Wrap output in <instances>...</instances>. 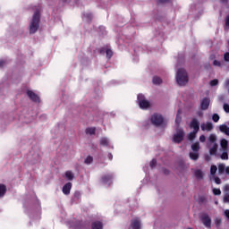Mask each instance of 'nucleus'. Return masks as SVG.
Instances as JSON below:
<instances>
[{
	"instance_id": "09e8293b",
	"label": "nucleus",
	"mask_w": 229,
	"mask_h": 229,
	"mask_svg": "<svg viewBox=\"0 0 229 229\" xmlns=\"http://www.w3.org/2000/svg\"><path fill=\"white\" fill-rule=\"evenodd\" d=\"M61 1H63V3H67V1H69V0H61Z\"/></svg>"
},
{
	"instance_id": "9d476101",
	"label": "nucleus",
	"mask_w": 229,
	"mask_h": 229,
	"mask_svg": "<svg viewBox=\"0 0 229 229\" xmlns=\"http://www.w3.org/2000/svg\"><path fill=\"white\" fill-rule=\"evenodd\" d=\"M142 228V224L140 222V218H133L131 221V225L129 226V229H140Z\"/></svg>"
},
{
	"instance_id": "c85d7f7f",
	"label": "nucleus",
	"mask_w": 229,
	"mask_h": 229,
	"mask_svg": "<svg viewBox=\"0 0 229 229\" xmlns=\"http://www.w3.org/2000/svg\"><path fill=\"white\" fill-rule=\"evenodd\" d=\"M210 180H214L216 185H221V179L219 177L215 175L213 177H210Z\"/></svg>"
},
{
	"instance_id": "20e7f679",
	"label": "nucleus",
	"mask_w": 229,
	"mask_h": 229,
	"mask_svg": "<svg viewBox=\"0 0 229 229\" xmlns=\"http://www.w3.org/2000/svg\"><path fill=\"white\" fill-rule=\"evenodd\" d=\"M220 146L223 151L220 158L222 160H228L229 141L226 139H222L220 141Z\"/></svg>"
},
{
	"instance_id": "7ed1b4c3",
	"label": "nucleus",
	"mask_w": 229,
	"mask_h": 229,
	"mask_svg": "<svg viewBox=\"0 0 229 229\" xmlns=\"http://www.w3.org/2000/svg\"><path fill=\"white\" fill-rule=\"evenodd\" d=\"M175 78L176 82L181 87H182L183 85H187V82L189 81V74H187L185 69L182 68L178 69Z\"/></svg>"
},
{
	"instance_id": "a211bd4d",
	"label": "nucleus",
	"mask_w": 229,
	"mask_h": 229,
	"mask_svg": "<svg viewBox=\"0 0 229 229\" xmlns=\"http://www.w3.org/2000/svg\"><path fill=\"white\" fill-rule=\"evenodd\" d=\"M219 130L222 133L229 135V127L226 124H222L219 126Z\"/></svg>"
},
{
	"instance_id": "4c0bfd02",
	"label": "nucleus",
	"mask_w": 229,
	"mask_h": 229,
	"mask_svg": "<svg viewBox=\"0 0 229 229\" xmlns=\"http://www.w3.org/2000/svg\"><path fill=\"white\" fill-rule=\"evenodd\" d=\"M224 60L225 62H229V52L224 54Z\"/></svg>"
},
{
	"instance_id": "393cba45",
	"label": "nucleus",
	"mask_w": 229,
	"mask_h": 229,
	"mask_svg": "<svg viewBox=\"0 0 229 229\" xmlns=\"http://www.w3.org/2000/svg\"><path fill=\"white\" fill-rule=\"evenodd\" d=\"M6 193V186L4 184H0V198H3Z\"/></svg>"
},
{
	"instance_id": "c756f323",
	"label": "nucleus",
	"mask_w": 229,
	"mask_h": 229,
	"mask_svg": "<svg viewBox=\"0 0 229 229\" xmlns=\"http://www.w3.org/2000/svg\"><path fill=\"white\" fill-rule=\"evenodd\" d=\"M84 162H85V164L89 165V164H92V162H94V158L92 157L89 156L86 157Z\"/></svg>"
},
{
	"instance_id": "c03bdc74",
	"label": "nucleus",
	"mask_w": 229,
	"mask_h": 229,
	"mask_svg": "<svg viewBox=\"0 0 229 229\" xmlns=\"http://www.w3.org/2000/svg\"><path fill=\"white\" fill-rule=\"evenodd\" d=\"M215 224H216V226H219V225H221V220H220V218H216Z\"/></svg>"
},
{
	"instance_id": "9b49d317",
	"label": "nucleus",
	"mask_w": 229,
	"mask_h": 229,
	"mask_svg": "<svg viewBox=\"0 0 229 229\" xmlns=\"http://www.w3.org/2000/svg\"><path fill=\"white\" fill-rule=\"evenodd\" d=\"M27 96L31 99V101H34V103H40V98L32 90L28 89Z\"/></svg>"
},
{
	"instance_id": "72a5a7b5",
	"label": "nucleus",
	"mask_w": 229,
	"mask_h": 229,
	"mask_svg": "<svg viewBox=\"0 0 229 229\" xmlns=\"http://www.w3.org/2000/svg\"><path fill=\"white\" fill-rule=\"evenodd\" d=\"M224 203H229V193L225 192L224 195Z\"/></svg>"
},
{
	"instance_id": "58836bf2",
	"label": "nucleus",
	"mask_w": 229,
	"mask_h": 229,
	"mask_svg": "<svg viewBox=\"0 0 229 229\" xmlns=\"http://www.w3.org/2000/svg\"><path fill=\"white\" fill-rule=\"evenodd\" d=\"M224 110L226 112V114H229V105L228 104H224Z\"/></svg>"
},
{
	"instance_id": "aec40b11",
	"label": "nucleus",
	"mask_w": 229,
	"mask_h": 229,
	"mask_svg": "<svg viewBox=\"0 0 229 229\" xmlns=\"http://www.w3.org/2000/svg\"><path fill=\"white\" fill-rule=\"evenodd\" d=\"M64 176L67 178V180H74V174L71 171H66Z\"/></svg>"
},
{
	"instance_id": "8fccbe9b",
	"label": "nucleus",
	"mask_w": 229,
	"mask_h": 229,
	"mask_svg": "<svg viewBox=\"0 0 229 229\" xmlns=\"http://www.w3.org/2000/svg\"><path fill=\"white\" fill-rule=\"evenodd\" d=\"M228 0H221L222 3H226Z\"/></svg>"
},
{
	"instance_id": "a878e982",
	"label": "nucleus",
	"mask_w": 229,
	"mask_h": 229,
	"mask_svg": "<svg viewBox=\"0 0 229 229\" xmlns=\"http://www.w3.org/2000/svg\"><path fill=\"white\" fill-rule=\"evenodd\" d=\"M86 133H87V135H94V133H96V128H94V127L87 128Z\"/></svg>"
},
{
	"instance_id": "dca6fc26",
	"label": "nucleus",
	"mask_w": 229,
	"mask_h": 229,
	"mask_svg": "<svg viewBox=\"0 0 229 229\" xmlns=\"http://www.w3.org/2000/svg\"><path fill=\"white\" fill-rule=\"evenodd\" d=\"M209 106H210V99H208V98H204V99L201 101V104H200L201 110H207Z\"/></svg>"
},
{
	"instance_id": "39448f33",
	"label": "nucleus",
	"mask_w": 229,
	"mask_h": 229,
	"mask_svg": "<svg viewBox=\"0 0 229 229\" xmlns=\"http://www.w3.org/2000/svg\"><path fill=\"white\" fill-rule=\"evenodd\" d=\"M191 149L193 152L190 153V158L191 160H198L199 158V153H198L199 151V142L197 141L191 144Z\"/></svg>"
},
{
	"instance_id": "5701e85b",
	"label": "nucleus",
	"mask_w": 229,
	"mask_h": 229,
	"mask_svg": "<svg viewBox=\"0 0 229 229\" xmlns=\"http://www.w3.org/2000/svg\"><path fill=\"white\" fill-rule=\"evenodd\" d=\"M198 134V131H193L188 134V140H194L196 139V135Z\"/></svg>"
},
{
	"instance_id": "37998d69",
	"label": "nucleus",
	"mask_w": 229,
	"mask_h": 229,
	"mask_svg": "<svg viewBox=\"0 0 229 229\" xmlns=\"http://www.w3.org/2000/svg\"><path fill=\"white\" fill-rule=\"evenodd\" d=\"M224 215L225 216V217H227V219H229V209L224 210Z\"/></svg>"
},
{
	"instance_id": "c9c22d12",
	"label": "nucleus",
	"mask_w": 229,
	"mask_h": 229,
	"mask_svg": "<svg viewBox=\"0 0 229 229\" xmlns=\"http://www.w3.org/2000/svg\"><path fill=\"white\" fill-rule=\"evenodd\" d=\"M106 53L107 58H110L114 55V52H112V50H110L108 48L106 50Z\"/></svg>"
},
{
	"instance_id": "49530a36",
	"label": "nucleus",
	"mask_w": 229,
	"mask_h": 229,
	"mask_svg": "<svg viewBox=\"0 0 229 229\" xmlns=\"http://www.w3.org/2000/svg\"><path fill=\"white\" fill-rule=\"evenodd\" d=\"M225 26H229V15L225 19Z\"/></svg>"
},
{
	"instance_id": "a18cd8bd",
	"label": "nucleus",
	"mask_w": 229,
	"mask_h": 229,
	"mask_svg": "<svg viewBox=\"0 0 229 229\" xmlns=\"http://www.w3.org/2000/svg\"><path fill=\"white\" fill-rule=\"evenodd\" d=\"M4 64H6L4 60H0V67H4Z\"/></svg>"
},
{
	"instance_id": "de8ad7c7",
	"label": "nucleus",
	"mask_w": 229,
	"mask_h": 229,
	"mask_svg": "<svg viewBox=\"0 0 229 229\" xmlns=\"http://www.w3.org/2000/svg\"><path fill=\"white\" fill-rule=\"evenodd\" d=\"M108 158L109 160H112L114 158V156H112V154H108Z\"/></svg>"
},
{
	"instance_id": "4be33fe9",
	"label": "nucleus",
	"mask_w": 229,
	"mask_h": 229,
	"mask_svg": "<svg viewBox=\"0 0 229 229\" xmlns=\"http://www.w3.org/2000/svg\"><path fill=\"white\" fill-rule=\"evenodd\" d=\"M92 229H103V224L101 222H94L91 226Z\"/></svg>"
},
{
	"instance_id": "ddd939ff",
	"label": "nucleus",
	"mask_w": 229,
	"mask_h": 229,
	"mask_svg": "<svg viewBox=\"0 0 229 229\" xmlns=\"http://www.w3.org/2000/svg\"><path fill=\"white\" fill-rule=\"evenodd\" d=\"M190 128H191L193 131H199V121L194 118L190 123Z\"/></svg>"
},
{
	"instance_id": "1a4fd4ad",
	"label": "nucleus",
	"mask_w": 229,
	"mask_h": 229,
	"mask_svg": "<svg viewBox=\"0 0 229 229\" xmlns=\"http://www.w3.org/2000/svg\"><path fill=\"white\" fill-rule=\"evenodd\" d=\"M200 220L202 221L206 228H211L212 220L210 219V216H208V214L203 213L202 215H200Z\"/></svg>"
},
{
	"instance_id": "b1692460",
	"label": "nucleus",
	"mask_w": 229,
	"mask_h": 229,
	"mask_svg": "<svg viewBox=\"0 0 229 229\" xmlns=\"http://www.w3.org/2000/svg\"><path fill=\"white\" fill-rule=\"evenodd\" d=\"M110 144V140L108 138H102L100 140V146H108Z\"/></svg>"
},
{
	"instance_id": "2f4dec72",
	"label": "nucleus",
	"mask_w": 229,
	"mask_h": 229,
	"mask_svg": "<svg viewBox=\"0 0 229 229\" xmlns=\"http://www.w3.org/2000/svg\"><path fill=\"white\" fill-rule=\"evenodd\" d=\"M212 120L214 121V123H218L219 122V114H214L212 115Z\"/></svg>"
},
{
	"instance_id": "e433bc0d",
	"label": "nucleus",
	"mask_w": 229,
	"mask_h": 229,
	"mask_svg": "<svg viewBox=\"0 0 229 229\" xmlns=\"http://www.w3.org/2000/svg\"><path fill=\"white\" fill-rule=\"evenodd\" d=\"M217 83H219V81H217V79H215L210 81L211 87H216V85H217Z\"/></svg>"
},
{
	"instance_id": "2eb2a0df",
	"label": "nucleus",
	"mask_w": 229,
	"mask_h": 229,
	"mask_svg": "<svg viewBox=\"0 0 229 229\" xmlns=\"http://www.w3.org/2000/svg\"><path fill=\"white\" fill-rule=\"evenodd\" d=\"M71 189H72V183L68 182L66 184L64 185L63 187V192L64 194H71Z\"/></svg>"
},
{
	"instance_id": "79ce46f5",
	"label": "nucleus",
	"mask_w": 229,
	"mask_h": 229,
	"mask_svg": "<svg viewBox=\"0 0 229 229\" xmlns=\"http://www.w3.org/2000/svg\"><path fill=\"white\" fill-rule=\"evenodd\" d=\"M199 140H200V142H205L207 140V137H205V135H201L199 137Z\"/></svg>"
},
{
	"instance_id": "f8f14e48",
	"label": "nucleus",
	"mask_w": 229,
	"mask_h": 229,
	"mask_svg": "<svg viewBox=\"0 0 229 229\" xmlns=\"http://www.w3.org/2000/svg\"><path fill=\"white\" fill-rule=\"evenodd\" d=\"M200 129L202 131H212V130H214V124L210 122L203 123L200 125Z\"/></svg>"
},
{
	"instance_id": "473e14b6",
	"label": "nucleus",
	"mask_w": 229,
	"mask_h": 229,
	"mask_svg": "<svg viewBox=\"0 0 229 229\" xmlns=\"http://www.w3.org/2000/svg\"><path fill=\"white\" fill-rule=\"evenodd\" d=\"M213 65H215L216 67H221V65H223V62L215 60L213 62Z\"/></svg>"
},
{
	"instance_id": "4468645a",
	"label": "nucleus",
	"mask_w": 229,
	"mask_h": 229,
	"mask_svg": "<svg viewBox=\"0 0 229 229\" xmlns=\"http://www.w3.org/2000/svg\"><path fill=\"white\" fill-rule=\"evenodd\" d=\"M229 174V166L225 165V164L218 165V174Z\"/></svg>"
},
{
	"instance_id": "bb28decb",
	"label": "nucleus",
	"mask_w": 229,
	"mask_h": 229,
	"mask_svg": "<svg viewBox=\"0 0 229 229\" xmlns=\"http://www.w3.org/2000/svg\"><path fill=\"white\" fill-rule=\"evenodd\" d=\"M216 173H217V166L213 165H211V168H210L211 178L213 176H216Z\"/></svg>"
},
{
	"instance_id": "a19ab883",
	"label": "nucleus",
	"mask_w": 229,
	"mask_h": 229,
	"mask_svg": "<svg viewBox=\"0 0 229 229\" xmlns=\"http://www.w3.org/2000/svg\"><path fill=\"white\" fill-rule=\"evenodd\" d=\"M224 192L225 194L227 192H229V184H225V187H224Z\"/></svg>"
},
{
	"instance_id": "603ef678",
	"label": "nucleus",
	"mask_w": 229,
	"mask_h": 229,
	"mask_svg": "<svg viewBox=\"0 0 229 229\" xmlns=\"http://www.w3.org/2000/svg\"><path fill=\"white\" fill-rule=\"evenodd\" d=\"M216 205H217V201H216Z\"/></svg>"
},
{
	"instance_id": "f257e3e1",
	"label": "nucleus",
	"mask_w": 229,
	"mask_h": 229,
	"mask_svg": "<svg viewBox=\"0 0 229 229\" xmlns=\"http://www.w3.org/2000/svg\"><path fill=\"white\" fill-rule=\"evenodd\" d=\"M207 148L209 149L210 155H217V136L210 134L207 140Z\"/></svg>"
},
{
	"instance_id": "0eeeda50",
	"label": "nucleus",
	"mask_w": 229,
	"mask_h": 229,
	"mask_svg": "<svg viewBox=\"0 0 229 229\" xmlns=\"http://www.w3.org/2000/svg\"><path fill=\"white\" fill-rule=\"evenodd\" d=\"M138 103L140 108H142V110H146V108H149V101L146 99L144 95L140 94L138 95Z\"/></svg>"
},
{
	"instance_id": "f03ea898",
	"label": "nucleus",
	"mask_w": 229,
	"mask_h": 229,
	"mask_svg": "<svg viewBox=\"0 0 229 229\" xmlns=\"http://www.w3.org/2000/svg\"><path fill=\"white\" fill-rule=\"evenodd\" d=\"M39 24H40V11L37 10L34 13V15L30 20V22L29 25L30 33H37Z\"/></svg>"
},
{
	"instance_id": "423d86ee",
	"label": "nucleus",
	"mask_w": 229,
	"mask_h": 229,
	"mask_svg": "<svg viewBox=\"0 0 229 229\" xmlns=\"http://www.w3.org/2000/svg\"><path fill=\"white\" fill-rule=\"evenodd\" d=\"M150 121L152 124H154V126H162V124H164V117L162 116V114H152Z\"/></svg>"
},
{
	"instance_id": "f704fd0d",
	"label": "nucleus",
	"mask_w": 229,
	"mask_h": 229,
	"mask_svg": "<svg viewBox=\"0 0 229 229\" xmlns=\"http://www.w3.org/2000/svg\"><path fill=\"white\" fill-rule=\"evenodd\" d=\"M84 19H88V21H90L92 19V13H86L84 14Z\"/></svg>"
},
{
	"instance_id": "6e6552de",
	"label": "nucleus",
	"mask_w": 229,
	"mask_h": 229,
	"mask_svg": "<svg viewBox=\"0 0 229 229\" xmlns=\"http://www.w3.org/2000/svg\"><path fill=\"white\" fill-rule=\"evenodd\" d=\"M185 136V132L182 129L177 128L176 131L174 135V142H176L177 144H180L181 141L183 140V137Z\"/></svg>"
},
{
	"instance_id": "6ab92c4d",
	"label": "nucleus",
	"mask_w": 229,
	"mask_h": 229,
	"mask_svg": "<svg viewBox=\"0 0 229 229\" xmlns=\"http://www.w3.org/2000/svg\"><path fill=\"white\" fill-rule=\"evenodd\" d=\"M181 112H180V110H178V112H177V115H176V118H175V124H176V126H177V128H178V126H180V123H182V115H181Z\"/></svg>"
},
{
	"instance_id": "cd10ccee",
	"label": "nucleus",
	"mask_w": 229,
	"mask_h": 229,
	"mask_svg": "<svg viewBox=\"0 0 229 229\" xmlns=\"http://www.w3.org/2000/svg\"><path fill=\"white\" fill-rule=\"evenodd\" d=\"M154 85H160L162 83V79L160 77L155 76L152 80Z\"/></svg>"
},
{
	"instance_id": "7c9ffc66",
	"label": "nucleus",
	"mask_w": 229,
	"mask_h": 229,
	"mask_svg": "<svg viewBox=\"0 0 229 229\" xmlns=\"http://www.w3.org/2000/svg\"><path fill=\"white\" fill-rule=\"evenodd\" d=\"M213 194H214L215 196H221V190H220V189H216V188H214V189H213Z\"/></svg>"
},
{
	"instance_id": "412c9836",
	"label": "nucleus",
	"mask_w": 229,
	"mask_h": 229,
	"mask_svg": "<svg viewBox=\"0 0 229 229\" xmlns=\"http://www.w3.org/2000/svg\"><path fill=\"white\" fill-rule=\"evenodd\" d=\"M103 183H107L110 185V182H112V175H106L102 178Z\"/></svg>"
},
{
	"instance_id": "ea45409f",
	"label": "nucleus",
	"mask_w": 229,
	"mask_h": 229,
	"mask_svg": "<svg viewBox=\"0 0 229 229\" xmlns=\"http://www.w3.org/2000/svg\"><path fill=\"white\" fill-rule=\"evenodd\" d=\"M155 165H157V160L152 159L151 162H150V167L153 169V167H155Z\"/></svg>"
},
{
	"instance_id": "3c124183",
	"label": "nucleus",
	"mask_w": 229,
	"mask_h": 229,
	"mask_svg": "<svg viewBox=\"0 0 229 229\" xmlns=\"http://www.w3.org/2000/svg\"><path fill=\"white\" fill-rule=\"evenodd\" d=\"M78 194H80V192H75V196H78Z\"/></svg>"
},
{
	"instance_id": "f3484780",
	"label": "nucleus",
	"mask_w": 229,
	"mask_h": 229,
	"mask_svg": "<svg viewBox=\"0 0 229 229\" xmlns=\"http://www.w3.org/2000/svg\"><path fill=\"white\" fill-rule=\"evenodd\" d=\"M193 174L197 180H203V171L200 169L193 170Z\"/></svg>"
}]
</instances>
